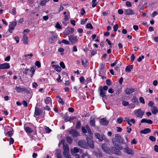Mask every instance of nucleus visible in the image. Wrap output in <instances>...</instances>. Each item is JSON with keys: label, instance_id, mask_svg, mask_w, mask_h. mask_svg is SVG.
I'll use <instances>...</instances> for the list:
<instances>
[{"label": "nucleus", "instance_id": "nucleus-12", "mask_svg": "<svg viewBox=\"0 0 158 158\" xmlns=\"http://www.w3.org/2000/svg\"><path fill=\"white\" fill-rule=\"evenodd\" d=\"M95 137L98 139L100 141H102L104 138L105 137L103 135H100L98 133H95Z\"/></svg>", "mask_w": 158, "mask_h": 158}, {"label": "nucleus", "instance_id": "nucleus-48", "mask_svg": "<svg viewBox=\"0 0 158 158\" xmlns=\"http://www.w3.org/2000/svg\"><path fill=\"white\" fill-rule=\"evenodd\" d=\"M118 27V25L117 24H116L114 25L113 26V28L114 31L116 32L117 31Z\"/></svg>", "mask_w": 158, "mask_h": 158}, {"label": "nucleus", "instance_id": "nucleus-29", "mask_svg": "<svg viewBox=\"0 0 158 158\" xmlns=\"http://www.w3.org/2000/svg\"><path fill=\"white\" fill-rule=\"evenodd\" d=\"M151 130L149 128H146L144 129L143 130H141L140 132L143 134H147L150 132Z\"/></svg>", "mask_w": 158, "mask_h": 158}, {"label": "nucleus", "instance_id": "nucleus-42", "mask_svg": "<svg viewBox=\"0 0 158 158\" xmlns=\"http://www.w3.org/2000/svg\"><path fill=\"white\" fill-rule=\"evenodd\" d=\"M117 122L118 123L120 124L123 121V118L121 117H119L117 118Z\"/></svg>", "mask_w": 158, "mask_h": 158}, {"label": "nucleus", "instance_id": "nucleus-10", "mask_svg": "<svg viewBox=\"0 0 158 158\" xmlns=\"http://www.w3.org/2000/svg\"><path fill=\"white\" fill-rule=\"evenodd\" d=\"M77 36L71 35L69 36V40L72 43H74L77 42Z\"/></svg>", "mask_w": 158, "mask_h": 158}, {"label": "nucleus", "instance_id": "nucleus-36", "mask_svg": "<svg viewBox=\"0 0 158 158\" xmlns=\"http://www.w3.org/2000/svg\"><path fill=\"white\" fill-rule=\"evenodd\" d=\"M81 62L82 64L84 66H86L87 64V61L86 59H81Z\"/></svg>", "mask_w": 158, "mask_h": 158}, {"label": "nucleus", "instance_id": "nucleus-51", "mask_svg": "<svg viewBox=\"0 0 158 158\" xmlns=\"http://www.w3.org/2000/svg\"><path fill=\"white\" fill-rule=\"evenodd\" d=\"M63 154L66 158H71L70 155H69V152L65 153H63Z\"/></svg>", "mask_w": 158, "mask_h": 158}, {"label": "nucleus", "instance_id": "nucleus-61", "mask_svg": "<svg viewBox=\"0 0 158 158\" xmlns=\"http://www.w3.org/2000/svg\"><path fill=\"white\" fill-rule=\"evenodd\" d=\"M149 139L153 142L155 141L156 140V138L154 136H150L149 137Z\"/></svg>", "mask_w": 158, "mask_h": 158}, {"label": "nucleus", "instance_id": "nucleus-37", "mask_svg": "<svg viewBox=\"0 0 158 158\" xmlns=\"http://www.w3.org/2000/svg\"><path fill=\"white\" fill-rule=\"evenodd\" d=\"M82 158H90L89 155L86 153H84L82 154Z\"/></svg>", "mask_w": 158, "mask_h": 158}, {"label": "nucleus", "instance_id": "nucleus-21", "mask_svg": "<svg viewBox=\"0 0 158 158\" xmlns=\"http://www.w3.org/2000/svg\"><path fill=\"white\" fill-rule=\"evenodd\" d=\"M141 123H145L148 124H152L153 122L150 119H147L146 118H143L141 120Z\"/></svg>", "mask_w": 158, "mask_h": 158}, {"label": "nucleus", "instance_id": "nucleus-14", "mask_svg": "<svg viewBox=\"0 0 158 158\" xmlns=\"http://www.w3.org/2000/svg\"><path fill=\"white\" fill-rule=\"evenodd\" d=\"M124 14L127 15H133L135 14V12L131 9H125L124 10Z\"/></svg>", "mask_w": 158, "mask_h": 158}, {"label": "nucleus", "instance_id": "nucleus-9", "mask_svg": "<svg viewBox=\"0 0 158 158\" xmlns=\"http://www.w3.org/2000/svg\"><path fill=\"white\" fill-rule=\"evenodd\" d=\"M102 149L106 153H110L111 152L110 148L108 147L107 144L105 143L103 144L102 145Z\"/></svg>", "mask_w": 158, "mask_h": 158}, {"label": "nucleus", "instance_id": "nucleus-7", "mask_svg": "<svg viewBox=\"0 0 158 158\" xmlns=\"http://www.w3.org/2000/svg\"><path fill=\"white\" fill-rule=\"evenodd\" d=\"M74 29L70 27L66 28L64 31V33L66 35H68L73 33L74 31Z\"/></svg>", "mask_w": 158, "mask_h": 158}, {"label": "nucleus", "instance_id": "nucleus-20", "mask_svg": "<svg viewBox=\"0 0 158 158\" xmlns=\"http://www.w3.org/2000/svg\"><path fill=\"white\" fill-rule=\"evenodd\" d=\"M44 101L46 104H48L50 103V104L52 105V99L49 97H46L44 100Z\"/></svg>", "mask_w": 158, "mask_h": 158}, {"label": "nucleus", "instance_id": "nucleus-55", "mask_svg": "<svg viewBox=\"0 0 158 158\" xmlns=\"http://www.w3.org/2000/svg\"><path fill=\"white\" fill-rule=\"evenodd\" d=\"M55 27L57 29H61L62 27L58 22L56 23Z\"/></svg>", "mask_w": 158, "mask_h": 158}, {"label": "nucleus", "instance_id": "nucleus-24", "mask_svg": "<svg viewBox=\"0 0 158 158\" xmlns=\"http://www.w3.org/2000/svg\"><path fill=\"white\" fill-rule=\"evenodd\" d=\"M42 113V110L38 108H36L35 110V114L36 116L40 115Z\"/></svg>", "mask_w": 158, "mask_h": 158}, {"label": "nucleus", "instance_id": "nucleus-18", "mask_svg": "<svg viewBox=\"0 0 158 158\" xmlns=\"http://www.w3.org/2000/svg\"><path fill=\"white\" fill-rule=\"evenodd\" d=\"M63 148L64 149L63 153L69 152V149L68 145L64 144H63Z\"/></svg>", "mask_w": 158, "mask_h": 158}, {"label": "nucleus", "instance_id": "nucleus-62", "mask_svg": "<svg viewBox=\"0 0 158 158\" xmlns=\"http://www.w3.org/2000/svg\"><path fill=\"white\" fill-rule=\"evenodd\" d=\"M45 129L47 133H49L51 131V130L48 127H46Z\"/></svg>", "mask_w": 158, "mask_h": 158}, {"label": "nucleus", "instance_id": "nucleus-16", "mask_svg": "<svg viewBox=\"0 0 158 158\" xmlns=\"http://www.w3.org/2000/svg\"><path fill=\"white\" fill-rule=\"evenodd\" d=\"M100 123L102 125H106L108 124L109 121L106 118H102L100 120Z\"/></svg>", "mask_w": 158, "mask_h": 158}, {"label": "nucleus", "instance_id": "nucleus-34", "mask_svg": "<svg viewBox=\"0 0 158 158\" xmlns=\"http://www.w3.org/2000/svg\"><path fill=\"white\" fill-rule=\"evenodd\" d=\"M112 152L115 154H117L118 152V150L115 147H111Z\"/></svg>", "mask_w": 158, "mask_h": 158}, {"label": "nucleus", "instance_id": "nucleus-25", "mask_svg": "<svg viewBox=\"0 0 158 158\" xmlns=\"http://www.w3.org/2000/svg\"><path fill=\"white\" fill-rule=\"evenodd\" d=\"M127 94H129L134 91V89L133 88H127L125 90Z\"/></svg>", "mask_w": 158, "mask_h": 158}, {"label": "nucleus", "instance_id": "nucleus-43", "mask_svg": "<svg viewBox=\"0 0 158 158\" xmlns=\"http://www.w3.org/2000/svg\"><path fill=\"white\" fill-rule=\"evenodd\" d=\"M12 135V133L11 131H9L6 132V135L9 137H11Z\"/></svg>", "mask_w": 158, "mask_h": 158}, {"label": "nucleus", "instance_id": "nucleus-2", "mask_svg": "<svg viewBox=\"0 0 158 158\" xmlns=\"http://www.w3.org/2000/svg\"><path fill=\"white\" fill-rule=\"evenodd\" d=\"M51 37L49 39L50 42L52 44L56 41L57 35L56 33L53 32H50Z\"/></svg>", "mask_w": 158, "mask_h": 158}, {"label": "nucleus", "instance_id": "nucleus-60", "mask_svg": "<svg viewBox=\"0 0 158 158\" xmlns=\"http://www.w3.org/2000/svg\"><path fill=\"white\" fill-rule=\"evenodd\" d=\"M158 14V12L156 11H154L153 12L152 15V16L153 17H154L156 15Z\"/></svg>", "mask_w": 158, "mask_h": 158}, {"label": "nucleus", "instance_id": "nucleus-47", "mask_svg": "<svg viewBox=\"0 0 158 158\" xmlns=\"http://www.w3.org/2000/svg\"><path fill=\"white\" fill-rule=\"evenodd\" d=\"M139 102L143 104H145V101L144 99L142 97H140L139 98Z\"/></svg>", "mask_w": 158, "mask_h": 158}, {"label": "nucleus", "instance_id": "nucleus-5", "mask_svg": "<svg viewBox=\"0 0 158 158\" xmlns=\"http://www.w3.org/2000/svg\"><path fill=\"white\" fill-rule=\"evenodd\" d=\"M16 24L17 23L15 21L11 22L10 23L9 26V28L8 30L10 33H12L13 32V31Z\"/></svg>", "mask_w": 158, "mask_h": 158}, {"label": "nucleus", "instance_id": "nucleus-30", "mask_svg": "<svg viewBox=\"0 0 158 158\" xmlns=\"http://www.w3.org/2000/svg\"><path fill=\"white\" fill-rule=\"evenodd\" d=\"M133 69V66L132 65H129L127 66L125 69L126 72H130L131 69Z\"/></svg>", "mask_w": 158, "mask_h": 158}, {"label": "nucleus", "instance_id": "nucleus-46", "mask_svg": "<svg viewBox=\"0 0 158 158\" xmlns=\"http://www.w3.org/2000/svg\"><path fill=\"white\" fill-rule=\"evenodd\" d=\"M88 20V19L86 18L85 19H83L81 21V24L82 25H84L86 23V21Z\"/></svg>", "mask_w": 158, "mask_h": 158}, {"label": "nucleus", "instance_id": "nucleus-33", "mask_svg": "<svg viewBox=\"0 0 158 158\" xmlns=\"http://www.w3.org/2000/svg\"><path fill=\"white\" fill-rule=\"evenodd\" d=\"M49 0H44L41 1L40 5L41 6H44L45 5L46 3L48 2Z\"/></svg>", "mask_w": 158, "mask_h": 158}, {"label": "nucleus", "instance_id": "nucleus-28", "mask_svg": "<svg viewBox=\"0 0 158 158\" xmlns=\"http://www.w3.org/2000/svg\"><path fill=\"white\" fill-rule=\"evenodd\" d=\"M24 130L27 133H31L33 132L32 130L30 127H25Z\"/></svg>", "mask_w": 158, "mask_h": 158}, {"label": "nucleus", "instance_id": "nucleus-17", "mask_svg": "<svg viewBox=\"0 0 158 158\" xmlns=\"http://www.w3.org/2000/svg\"><path fill=\"white\" fill-rule=\"evenodd\" d=\"M15 89L19 93L22 92H27V89L24 88H22L16 86L15 88Z\"/></svg>", "mask_w": 158, "mask_h": 158}, {"label": "nucleus", "instance_id": "nucleus-64", "mask_svg": "<svg viewBox=\"0 0 158 158\" xmlns=\"http://www.w3.org/2000/svg\"><path fill=\"white\" fill-rule=\"evenodd\" d=\"M135 106V105L134 104H131L129 105V107L130 108H133Z\"/></svg>", "mask_w": 158, "mask_h": 158}, {"label": "nucleus", "instance_id": "nucleus-63", "mask_svg": "<svg viewBox=\"0 0 158 158\" xmlns=\"http://www.w3.org/2000/svg\"><path fill=\"white\" fill-rule=\"evenodd\" d=\"M153 105L154 103L152 101H149L148 103V105L151 107H153Z\"/></svg>", "mask_w": 158, "mask_h": 158}, {"label": "nucleus", "instance_id": "nucleus-44", "mask_svg": "<svg viewBox=\"0 0 158 158\" xmlns=\"http://www.w3.org/2000/svg\"><path fill=\"white\" fill-rule=\"evenodd\" d=\"M60 66L63 69H64L65 68V65L63 61H61L60 63Z\"/></svg>", "mask_w": 158, "mask_h": 158}, {"label": "nucleus", "instance_id": "nucleus-31", "mask_svg": "<svg viewBox=\"0 0 158 158\" xmlns=\"http://www.w3.org/2000/svg\"><path fill=\"white\" fill-rule=\"evenodd\" d=\"M85 128L87 131H88V133L89 134V136H91L92 135V133L88 125H86Z\"/></svg>", "mask_w": 158, "mask_h": 158}, {"label": "nucleus", "instance_id": "nucleus-54", "mask_svg": "<svg viewBox=\"0 0 158 158\" xmlns=\"http://www.w3.org/2000/svg\"><path fill=\"white\" fill-rule=\"evenodd\" d=\"M144 58V56H139V58L137 60L138 62H140Z\"/></svg>", "mask_w": 158, "mask_h": 158}, {"label": "nucleus", "instance_id": "nucleus-11", "mask_svg": "<svg viewBox=\"0 0 158 158\" xmlns=\"http://www.w3.org/2000/svg\"><path fill=\"white\" fill-rule=\"evenodd\" d=\"M99 92L100 93V95L102 98L106 96V91L102 89V86H100L99 87Z\"/></svg>", "mask_w": 158, "mask_h": 158}, {"label": "nucleus", "instance_id": "nucleus-38", "mask_svg": "<svg viewBox=\"0 0 158 158\" xmlns=\"http://www.w3.org/2000/svg\"><path fill=\"white\" fill-rule=\"evenodd\" d=\"M90 124L91 126L93 127H94L95 126V120L94 119H91L90 122Z\"/></svg>", "mask_w": 158, "mask_h": 158}, {"label": "nucleus", "instance_id": "nucleus-26", "mask_svg": "<svg viewBox=\"0 0 158 158\" xmlns=\"http://www.w3.org/2000/svg\"><path fill=\"white\" fill-rule=\"evenodd\" d=\"M28 38L27 35L24 34L23 36V43L24 44H27L28 43Z\"/></svg>", "mask_w": 158, "mask_h": 158}, {"label": "nucleus", "instance_id": "nucleus-19", "mask_svg": "<svg viewBox=\"0 0 158 158\" xmlns=\"http://www.w3.org/2000/svg\"><path fill=\"white\" fill-rule=\"evenodd\" d=\"M36 69V67L35 65H33L31 67V68L30 69V72H31V77H32L33 75H34L35 72V70Z\"/></svg>", "mask_w": 158, "mask_h": 158}, {"label": "nucleus", "instance_id": "nucleus-23", "mask_svg": "<svg viewBox=\"0 0 158 158\" xmlns=\"http://www.w3.org/2000/svg\"><path fill=\"white\" fill-rule=\"evenodd\" d=\"M151 111L154 114H156L158 112V108L156 106H153L151 109Z\"/></svg>", "mask_w": 158, "mask_h": 158}, {"label": "nucleus", "instance_id": "nucleus-58", "mask_svg": "<svg viewBox=\"0 0 158 158\" xmlns=\"http://www.w3.org/2000/svg\"><path fill=\"white\" fill-rule=\"evenodd\" d=\"M106 84L108 85H111V82L109 79H107L106 81Z\"/></svg>", "mask_w": 158, "mask_h": 158}, {"label": "nucleus", "instance_id": "nucleus-8", "mask_svg": "<svg viewBox=\"0 0 158 158\" xmlns=\"http://www.w3.org/2000/svg\"><path fill=\"white\" fill-rule=\"evenodd\" d=\"M69 133L73 137H77L79 135L78 132L74 129H72L69 130Z\"/></svg>", "mask_w": 158, "mask_h": 158}, {"label": "nucleus", "instance_id": "nucleus-1", "mask_svg": "<svg viewBox=\"0 0 158 158\" xmlns=\"http://www.w3.org/2000/svg\"><path fill=\"white\" fill-rule=\"evenodd\" d=\"M115 139H112V142L114 145L115 146H118V144L117 142L119 143H121L123 144H125V143L124 141V140L119 135L117 134L115 135Z\"/></svg>", "mask_w": 158, "mask_h": 158}, {"label": "nucleus", "instance_id": "nucleus-45", "mask_svg": "<svg viewBox=\"0 0 158 158\" xmlns=\"http://www.w3.org/2000/svg\"><path fill=\"white\" fill-rule=\"evenodd\" d=\"M86 27L88 28H90V29H92L93 28V27L92 25L90 23H87L86 24Z\"/></svg>", "mask_w": 158, "mask_h": 158}, {"label": "nucleus", "instance_id": "nucleus-3", "mask_svg": "<svg viewBox=\"0 0 158 158\" xmlns=\"http://www.w3.org/2000/svg\"><path fill=\"white\" fill-rule=\"evenodd\" d=\"M134 113L137 117L141 118L144 114V111L140 109L135 110Z\"/></svg>", "mask_w": 158, "mask_h": 158}, {"label": "nucleus", "instance_id": "nucleus-57", "mask_svg": "<svg viewBox=\"0 0 158 158\" xmlns=\"http://www.w3.org/2000/svg\"><path fill=\"white\" fill-rule=\"evenodd\" d=\"M35 64L36 66H37L38 67V68H40L41 66L40 63V62L39 61H36L35 62Z\"/></svg>", "mask_w": 158, "mask_h": 158}, {"label": "nucleus", "instance_id": "nucleus-41", "mask_svg": "<svg viewBox=\"0 0 158 158\" xmlns=\"http://www.w3.org/2000/svg\"><path fill=\"white\" fill-rule=\"evenodd\" d=\"M56 98H59L60 100L58 101V102L59 103L61 104L62 105L64 104V102L63 101L62 99H61L60 97L58 96H57Z\"/></svg>", "mask_w": 158, "mask_h": 158}, {"label": "nucleus", "instance_id": "nucleus-32", "mask_svg": "<svg viewBox=\"0 0 158 158\" xmlns=\"http://www.w3.org/2000/svg\"><path fill=\"white\" fill-rule=\"evenodd\" d=\"M66 139L67 141L69 144H70L72 143L73 139L71 137L69 136L67 137Z\"/></svg>", "mask_w": 158, "mask_h": 158}, {"label": "nucleus", "instance_id": "nucleus-49", "mask_svg": "<svg viewBox=\"0 0 158 158\" xmlns=\"http://www.w3.org/2000/svg\"><path fill=\"white\" fill-rule=\"evenodd\" d=\"M81 131L82 132L84 133H87V130L84 127H81Z\"/></svg>", "mask_w": 158, "mask_h": 158}, {"label": "nucleus", "instance_id": "nucleus-6", "mask_svg": "<svg viewBox=\"0 0 158 158\" xmlns=\"http://www.w3.org/2000/svg\"><path fill=\"white\" fill-rule=\"evenodd\" d=\"M125 146L126 147L123 149L124 152L129 155H133L134 152L132 150L129 148L127 145H126Z\"/></svg>", "mask_w": 158, "mask_h": 158}, {"label": "nucleus", "instance_id": "nucleus-53", "mask_svg": "<svg viewBox=\"0 0 158 158\" xmlns=\"http://www.w3.org/2000/svg\"><path fill=\"white\" fill-rule=\"evenodd\" d=\"M126 5L128 7H130L132 6L131 2L129 1H127L126 2Z\"/></svg>", "mask_w": 158, "mask_h": 158}, {"label": "nucleus", "instance_id": "nucleus-50", "mask_svg": "<svg viewBox=\"0 0 158 158\" xmlns=\"http://www.w3.org/2000/svg\"><path fill=\"white\" fill-rule=\"evenodd\" d=\"M81 125V123L80 121H78L76 123V128H79L80 127Z\"/></svg>", "mask_w": 158, "mask_h": 158}, {"label": "nucleus", "instance_id": "nucleus-35", "mask_svg": "<svg viewBox=\"0 0 158 158\" xmlns=\"http://www.w3.org/2000/svg\"><path fill=\"white\" fill-rule=\"evenodd\" d=\"M69 12H68V13H67L66 15H65L64 18V20L66 21H68L69 19Z\"/></svg>", "mask_w": 158, "mask_h": 158}, {"label": "nucleus", "instance_id": "nucleus-13", "mask_svg": "<svg viewBox=\"0 0 158 158\" xmlns=\"http://www.w3.org/2000/svg\"><path fill=\"white\" fill-rule=\"evenodd\" d=\"M10 67V65L8 63H4L0 64V69H8Z\"/></svg>", "mask_w": 158, "mask_h": 158}, {"label": "nucleus", "instance_id": "nucleus-40", "mask_svg": "<svg viewBox=\"0 0 158 158\" xmlns=\"http://www.w3.org/2000/svg\"><path fill=\"white\" fill-rule=\"evenodd\" d=\"M95 155L97 157H101L102 156V153L99 151H98V152H96Z\"/></svg>", "mask_w": 158, "mask_h": 158}, {"label": "nucleus", "instance_id": "nucleus-39", "mask_svg": "<svg viewBox=\"0 0 158 158\" xmlns=\"http://www.w3.org/2000/svg\"><path fill=\"white\" fill-rule=\"evenodd\" d=\"M61 43H63L66 44H69V42L65 39H63L61 41Z\"/></svg>", "mask_w": 158, "mask_h": 158}, {"label": "nucleus", "instance_id": "nucleus-56", "mask_svg": "<svg viewBox=\"0 0 158 158\" xmlns=\"http://www.w3.org/2000/svg\"><path fill=\"white\" fill-rule=\"evenodd\" d=\"M132 102L133 103L136 102H138V99H137L135 97H134L132 99Z\"/></svg>", "mask_w": 158, "mask_h": 158}, {"label": "nucleus", "instance_id": "nucleus-15", "mask_svg": "<svg viewBox=\"0 0 158 158\" xmlns=\"http://www.w3.org/2000/svg\"><path fill=\"white\" fill-rule=\"evenodd\" d=\"M86 140H87V145L88 146V148H89V147L92 148H93L94 147V145L93 141H92L89 138H86Z\"/></svg>", "mask_w": 158, "mask_h": 158}, {"label": "nucleus", "instance_id": "nucleus-59", "mask_svg": "<svg viewBox=\"0 0 158 158\" xmlns=\"http://www.w3.org/2000/svg\"><path fill=\"white\" fill-rule=\"evenodd\" d=\"M85 79L84 77L83 76H81L80 77V81L82 83H84Z\"/></svg>", "mask_w": 158, "mask_h": 158}, {"label": "nucleus", "instance_id": "nucleus-22", "mask_svg": "<svg viewBox=\"0 0 158 158\" xmlns=\"http://www.w3.org/2000/svg\"><path fill=\"white\" fill-rule=\"evenodd\" d=\"M52 67L58 72H60L61 71V68L58 65H52Z\"/></svg>", "mask_w": 158, "mask_h": 158}, {"label": "nucleus", "instance_id": "nucleus-52", "mask_svg": "<svg viewBox=\"0 0 158 158\" xmlns=\"http://www.w3.org/2000/svg\"><path fill=\"white\" fill-rule=\"evenodd\" d=\"M122 105L124 106H126L129 105V102H127L123 101L122 103Z\"/></svg>", "mask_w": 158, "mask_h": 158}, {"label": "nucleus", "instance_id": "nucleus-27", "mask_svg": "<svg viewBox=\"0 0 158 158\" xmlns=\"http://www.w3.org/2000/svg\"><path fill=\"white\" fill-rule=\"evenodd\" d=\"M75 117L74 116L69 117L67 116L65 118L64 121L65 122H68L70 121L71 120H73L75 119Z\"/></svg>", "mask_w": 158, "mask_h": 158}, {"label": "nucleus", "instance_id": "nucleus-4", "mask_svg": "<svg viewBox=\"0 0 158 158\" xmlns=\"http://www.w3.org/2000/svg\"><path fill=\"white\" fill-rule=\"evenodd\" d=\"M78 145L81 148H88V146L85 140H81L78 142Z\"/></svg>", "mask_w": 158, "mask_h": 158}]
</instances>
